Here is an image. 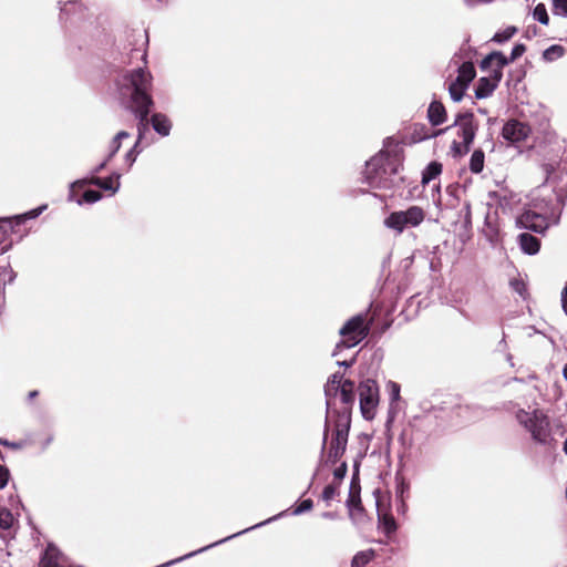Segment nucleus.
<instances>
[{"label": "nucleus", "mask_w": 567, "mask_h": 567, "mask_svg": "<svg viewBox=\"0 0 567 567\" xmlns=\"http://www.w3.org/2000/svg\"><path fill=\"white\" fill-rule=\"evenodd\" d=\"M530 133L528 125L517 121H508L502 130V136L511 143H519L527 138Z\"/></svg>", "instance_id": "f8f14e48"}, {"label": "nucleus", "mask_w": 567, "mask_h": 567, "mask_svg": "<svg viewBox=\"0 0 567 567\" xmlns=\"http://www.w3.org/2000/svg\"><path fill=\"white\" fill-rule=\"evenodd\" d=\"M475 75L476 71L474 64L472 62H464L458 66V74L455 80L468 87Z\"/></svg>", "instance_id": "f3484780"}, {"label": "nucleus", "mask_w": 567, "mask_h": 567, "mask_svg": "<svg viewBox=\"0 0 567 567\" xmlns=\"http://www.w3.org/2000/svg\"><path fill=\"white\" fill-rule=\"evenodd\" d=\"M346 472H347V466L343 463L340 467L336 468V471H334L336 478L342 480L346 475Z\"/></svg>", "instance_id": "4c0bfd02"}, {"label": "nucleus", "mask_w": 567, "mask_h": 567, "mask_svg": "<svg viewBox=\"0 0 567 567\" xmlns=\"http://www.w3.org/2000/svg\"><path fill=\"white\" fill-rule=\"evenodd\" d=\"M484 153L481 150H475L471 156L470 161V169L471 172L477 174L483 171L484 167Z\"/></svg>", "instance_id": "4be33fe9"}, {"label": "nucleus", "mask_w": 567, "mask_h": 567, "mask_svg": "<svg viewBox=\"0 0 567 567\" xmlns=\"http://www.w3.org/2000/svg\"><path fill=\"white\" fill-rule=\"evenodd\" d=\"M338 364L341 365V367H351L353 364V360H350V361H339Z\"/></svg>", "instance_id": "37998d69"}, {"label": "nucleus", "mask_w": 567, "mask_h": 567, "mask_svg": "<svg viewBox=\"0 0 567 567\" xmlns=\"http://www.w3.org/2000/svg\"><path fill=\"white\" fill-rule=\"evenodd\" d=\"M450 128H451V126H449V127H446V128H443V130H439V131L434 134V136H437V135H440V134H442V133L446 132V131H447V130H450Z\"/></svg>", "instance_id": "c03bdc74"}, {"label": "nucleus", "mask_w": 567, "mask_h": 567, "mask_svg": "<svg viewBox=\"0 0 567 567\" xmlns=\"http://www.w3.org/2000/svg\"><path fill=\"white\" fill-rule=\"evenodd\" d=\"M102 198V195L97 190L89 189L83 194V200L89 204H93L99 202Z\"/></svg>", "instance_id": "473e14b6"}, {"label": "nucleus", "mask_w": 567, "mask_h": 567, "mask_svg": "<svg viewBox=\"0 0 567 567\" xmlns=\"http://www.w3.org/2000/svg\"><path fill=\"white\" fill-rule=\"evenodd\" d=\"M483 234L486 237V239L492 244L495 245L499 240V231L498 227L493 223L492 216L489 214L485 217V223L483 227Z\"/></svg>", "instance_id": "6ab92c4d"}, {"label": "nucleus", "mask_w": 567, "mask_h": 567, "mask_svg": "<svg viewBox=\"0 0 567 567\" xmlns=\"http://www.w3.org/2000/svg\"><path fill=\"white\" fill-rule=\"evenodd\" d=\"M358 392L362 416L368 421L373 420L379 404V388L375 381L367 379L360 382Z\"/></svg>", "instance_id": "9d476101"}, {"label": "nucleus", "mask_w": 567, "mask_h": 567, "mask_svg": "<svg viewBox=\"0 0 567 567\" xmlns=\"http://www.w3.org/2000/svg\"><path fill=\"white\" fill-rule=\"evenodd\" d=\"M518 243H519L520 249L525 254L535 255L539 251V248H540L539 240L535 236H533L528 233L520 234L518 236Z\"/></svg>", "instance_id": "dca6fc26"}, {"label": "nucleus", "mask_w": 567, "mask_h": 567, "mask_svg": "<svg viewBox=\"0 0 567 567\" xmlns=\"http://www.w3.org/2000/svg\"><path fill=\"white\" fill-rule=\"evenodd\" d=\"M563 374L564 378L567 380V364L564 367Z\"/></svg>", "instance_id": "49530a36"}, {"label": "nucleus", "mask_w": 567, "mask_h": 567, "mask_svg": "<svg viewBox=\"0 0 567 567\" xmlns=\"http://www.w3.org/2000/svg\"><path fill=\"white\" fill-rule=\"evenodd\" d=\"M465 209H466V213H465L464 220L466 224H471V207L468 204L466 205Z\"/></svg>", "instance_id": "a19ab883"}, {"label": "nucleus", "mask_w": 567, "mask_h": 567, "mask_svg": "<svg viewBox=\"0 0 567 567\" xmlns=\"http://www.w3.org/2000/svg\"><path fill=\"white\" fill-rule=\"evenodd\" d=\"M525 51H526V47L524 44H522V43L516 44L512 50L511 56L507 58L508 63L514 62L515 60L520 58Z\"/></svg>", "instance_id": "2f4dec72"}, {"label": "nucleus", "mask_w": 567, "mask_h": 567, "mask_svg": "<svg viewBox=\"0 0 567 567\" xmlns=\"http://www.w3.org/2000/svg\"><path fill=\"white\" fill-rule=\"evenodd\" d=\"M533 17L535 20L540 22L542 24L547 25L549 22V17L547 13V9L544 3H538L533 11Z\"/></svg>", "instance_id": "bb28decb"}, {"label": "nucleus", "mask_w": 567, "mask_h": 567, "mask_svg": "<svg viewBox=\"0 0 567 567\" xmlns=\"http://www.w3.org/2000/svg\"><path fill=\"white\" fill-rule=\"evenodd\" d=\"M47 208L45 205L41 206V207H38L35 209H32L28 213H25L24 215L22 216H19L18 219L19 220H23V219H33L35 217H38L44 209Z\"/></svg>", "instance_id": "f704fd0d"}, {"label": "nucleus", "mask_w": 567, "mask_h": 567, "mask_svg": "<svg viewBox=\"0 0 567 567\" xmlns=\"http://www.w3.org/2000/svg\"><path fill=\"white\" fill-rule=\"evenodd\" d=\"M324 394L327 399L328 419L334 412L331 411L333 400L340 398L343 408L340 411H349L351 413L354 403V382L350 380L342 381V375L339 373L332 374L324 386Z\"/></svg>", "instance_id": "20e7f679"}, {"label": "nucleus", "mask_w": 567, "mask_h": 567, "mask_svg": "<svg viewBox=\"0 0 567 567\" xmlns=\"http://www.w3.org/2000/svg\"><path fill=\"white\" fill-rule=\"evenodd\" d=\"M516 31L515 27H508L503 31L496 32L492 38V41L497 43L506 42L516 33Z\"/></svg>", "instance_id": "c85d7f7f"}, {"label": "nucleus", "mask_w": 567, "mask_h": 567, "mask_svg": "<svg viewBox=\"0 0 567 567\" xmlns=\"http://www.w3.org/2000/svg\"><path fill=\"white\" fill-rule=\"evenodd\" d=\"M379 522L385 534L390 535L396 530V523L391 515H379Z\"/></svg>", "instance_id": "393cba45"}, {"label": "nucleus", "mask_w": 567, "mask_h": 567, "mask_svg": "<svg viewBox=\"0 0 567 567\" xmlns=\"http://www.w3.org/2000/svg\"><path fill=\"white\" fill-rule=\"evenodd\" d=\"M518 422L524 425L532 434L533 439L539 443H547L549 439V422L547 416L538 410L529 413L519 410L516 414Z\"/></svg>", "instance_id": "1a4fd4ad"}, {"label": "nucleus", "mask_w": 567, "mask_h": 567, "mask_svg": "<svg viewBox=\"0 0 567 567\" xmlns=\"http://www.w3.org/2000/svg\"><path fill=\"white\" fill-rule=\"evenodd\" d=\"M153 128L162 136H167L171 132V121L166 115L156 113L151 118Z\"/></svg>", "instance_id": "a211bd4d"}, {"label": "nucleus", "mask_w": 567, "mask_h": 567, "mask_svg": "<svg viewBox=\"0 0 567 567\" xmlns=\"http://www.w3.org/2000/svg\"><path fill=\"white\" fill-rule=\"evenodd\" d=\"M37 394H38V392H37V391H32V392H30V394H29V395H30V398H34Z\"/></svg>", "instance_id": "8fccbe9b"}, {"label": "nucleus", "mask_w": 567, "mask_h": 567, "mask_svg": "<svg viewBox=\"0 0 567 567\" xmlns=\"http://www.w3.org/2000/svg\"><path fill=\"white\" fill-rule=\"evenodd\" d=\"M41 567H66V558L64 555L54 546L48 545L41 561Z\"/></svg>", "instance_id": "4468645a"}, {"label": "nucleus", "mask_w": 567, "mask_h": 567, "mask_svg": "<svg viewBox=\"0 0 567 567\" xmlns=\"http://www.w3.org/2000/svg\"><path fill=\"white\" fill-rule=\"evenodd\" d=\"M369 333V327L365 324V317L358 315L352 317L340 329L342 340L337 344L332 355H338L341 348H352L360 343Z\"/></svg>", "instance_id": "6e6552de"}, {"label": "nucleus", "mask_w": 567, "mask_h": 567, "mask_svg": "<svg viewBox=\"0 0 567 567\" xmlns=\"http://www.w3.org/2000/svg\"><path fill=\"white\" fill-rule=\"evenodd\" d=\"M516 223L520 228L529 229L535 233H544L548 228L547 218L530 209L525 210L517 218Z\"/></svg>", "instance_id": "9b49d317"}, {"label": "nucleus", "mask_w": 567, "mask_h": 567, "mask_svg": "<svg viewBox=\"0 0 567 567\" xmlns=\"http://www.w3.org/2000/svg\"><path fill=\"white\" fill-rule=\"evenodd\" d=\"M561 303L564 311L567 313V286L564 288L561 292Z\"/></svg>", "instance_id": "58836bf2"}, {"label": "nucleus", "mask_w": 567, "mask_h": 567, "mask_svg": "<svg viewBox=\"0 0 567 567\" xmlns=\"http://www.w3.org/2000/svg\"><path fill=\"white\" fill-rule=\"evenodd\" d=\"M120 177L121 175L120 174H113L112 176L107 177V178H100V177H95L93 176L90 181L87 179H83V181H78V182H74L71 187H75V186H83L84 184L86 183H90V184H93L104 190H110L111 194H115L118 188H120Z\"/></svg>", "instance_id": "ddd939ff"}, {"label": "nucleus", "mask_w": 567, "mask_h": 567, "mask_svg": "<svg viewBox=\"0 0 567 567\" xmlns=\"http://www.w3.org/2000/svg\"><path fill=\"white\" fill-rule=\"evenodd\" d=\"M425 219V212L420 206H410L406 210L392 212L383 221L384 226L396 234L408 228L420 226Z\"/></svg>", "instance_id": "0eeeda50"}, {"label": "nucleus", "mask_w": 567, "mask_h": 567, "mask_svg": "<svg viewBox=\"0 0 567 567\" xmlns=\"http://www.w3.org/2000/svg\"><path fill=\"white\" fill-rule=\"evenodd\" d=\"M466 89H467L466 85H463L461 82L454 80L449 85V92H450L451 99L454 102H460L463 99Z\"/></svg>", "instance_id": "5701e85b"}, {"label": "nucleus", "mask_w": 567, "mask_h": 567, "mask_svg": "<svg viewBox=\"0 0 567 567\" xmlns=\"http://www.w3.org/2000/svg\"><path fill=\"white\" fill-rule=\"evenodd\" d=\"M336 414L332 437L327 454V460L332 464H336L346 452L351 423L349 411H338Z\"/></svg>", "instance_id": "39448f33"}, {"label": "nucleus", "mask_w": 567, "mask_h": 567, "mask_svg": "<svg viewBox=\"0 0 567 567\" xmlns=\"http://www.w3.org/2000/svg\"><path fill=\"white\" fill-rule=\"evenodd\" d=\"M0 445L7 446V447H10V449H13V450H18V449L21 447L20 443L10 442V441H8L6 439H0Z\"/></svg>", "instance_id": "e433bc0d"}, {"label": "nucleus", "mask_w": 567, "mask_h": 567, "mask_svg": "<svg viewBox=\"0 0 567 567\" xmlns=\"http://www.w3.org/2000/svg\"><path fill=\"white\" fill-rule=\"evenodd\" d=\"M338 495V487L333 484H329L322 492V499L329 504L330 501L334 499Z\"/></svg>", "instance_id": "7c9ffc66"}, {"label": "nucleus", "mask_w": 567, "mask_h": 567, "mask_svg": "<svg viewBox=\"0 0 567 567\" xmlns=\"http://www.w3.org/2000/svg\"><path fill=\"white\" fill-rule=\"evenodd\" d=\"M109 156L93 171V175L100 173L109 163Z\"/></svg>", "instance_id": "ea45409f"}, {"label": "nucleus", "mask_w": 567, "mask_h": 567, "mask_svg": "<svg viewBox=\"0 0 567 567\" xmlns=\"http://www.w3.org/2000/svg\"><path fill=\"white\" fill-rule=\"evenodd\" d=\"M398 173L395 159L388 151H380L378 155L367 162L364 181L372 188H390L391 176Z\"/></svg>", "instance_id": "f03ea898"}, {"label": "nucleus", "mask_w": 567, "mask_h": 567, "mask_svg": "<svg viewBox=\"0 0 567 567\" xmlns=\"http://www.w3.org/2000/svg\"><path fill=\"white\" fill-rule=\"evenodd\" d=\"M507 64V58L499 51H494L482 60L480 69L483 72H488L489 75L478 80L475 89L477 99H485L494 92L502 80L503 69Z\"/></svg>", "instance_id": "7ed1b4c3"}, {"label": "nucleus", "mask_w": 567, "mask_h": 567, "mask_svg": "<svg viewBox=\"0 0 567 567\" xmlns=\"http://www.w3.org/2000/svg\"><path fill=\"white\" fill-rule=\"evenodd\" d=\"M564 452L567 454V439L564 442Z\"/></svg>", "instance_id": "09e8293b"}, {"label": "nucleus", "mask_w": 567, "mask_h": 567, "mask_svg": "<svg viewBox=\"0 0 567 567\" xmlns=\"http://www.w3.org/2000/svg\"><path fill=\"white\" fill-rule=\"evenodd\" d=\"M9 470L4 465H0V489L4 488L9 481Z\"/></svg>", "instance_id": "c9c22d12"}, {"label": "nucleus", "mask_w": 567, "mask_h": 567, "mask_svg": "<svg viewBox=\"0 0 567 567\" xmlns=\"http://www.w3.org/2000/svg\"><path fill=\"white\" fill-rule=\"evenodd\" d=\"M392 388H393V398L396 399L399 396L400 389H399L398 384H395V383H392Z\"/></svg>", "instance_id": "79ce46f5"}, {"label": "nucleus", "mask_w": 567, "mask_h": 567, "mask_svg": "<svg viewBox=\"0 0 567 567\" xmlns=\"http://www.w3.org/2000/svg\"><path fill=\"white\" fill-rule=\"evenodd\" d=\"M564 53H565V49L561 45L554 44V45H550L549 48H547L543 52V59L547 62H551V61H555V60L561 58L564 55Z\"/></svg>", "instance_id": "b1692460"}, {"label": "nucleus", "mask_w": 567, "mask_h": 567, "mask_svg": "<svg viewBox=\"0 0 567 567\" xmlns=\"http://www.w3.org/2000/svg\"><path fill=\"white\" fill-rule=\"evenodd\" d=\"M116 84L121 96L131 99L132 111L140 120L137 141L125 155V161L131 167L141 152L138 145L143 138L144 132L147 130V117L153 105L152 96L148 93L152 86V75L147 70L137 68L121 75Z\"/></svg>", "instance_id": "f257e3e1"}, {"label": "nucleus", "mask_w": 567, "mask_h": 567, "mask_svg": "<svg viewBox=\"0 0 567 567\" xmlns=\"http://www.w3.org/2000/svg\"><path fill=\"white\" fill-rule=\"evenodd\" d=\"M12 524V514L7 509H0V537L2 539H7L9 537Z\"/></svg>", "instance_id": "aec40b11"}, {"label": "nucleus", "mask_w": 567, "mask_h": 567, "mask_svg": "<svg viewBox=\"0 0 567 567\" xmlns=\"http://www.w3.org/2000/svg\"><path fill=\"white\" fill-rule=\"evenodd\" d=\"M313 506V503L311 499H303L293 511H292V514L293 515H300L302 513H306L308 511H310Z\"/></svg>", "instance_id": "72a5a7b5"}, {"label": "nucleus", "mask_w": 567, "mask_h": 567, "mask_svg": "<svg viewBox=\"0 0 567 567\" xmlns=\"http://www.w3.org/2000/svg\"><path fill=\"white\" fill-rule=\"evenodd\" d=\"M453 126L457 127V135L462 138V142L453 141L451 144V152L454 157H458L470 151L478 126L473 113L471 112L457 114Z\"/></svg>", "instance_id": "423d86ee"}, {"label": "nucleus", "mask_w": 567, "mask_h": 567, "mask_svg": "<svg viewBox=\"0 0 567 567\" xmlns=\"http://www.w3.org/2000/svg\"><path fill=\"white\" fill-rule=\"evenodd\" d=\"M323 517H326V518H331V517H332V514H331V513H323Z\"/></svg>", "instance_id": "de8ad7c7"}, {"label": "nucleus", "mask_w": 567, "mask_h": 567, "mask_svg": "<svg viewBox=\"0 0 567 567\" xmlns=\"http://www.w3.org/2000/svg\"><path fill=\"white\" fill-rule=\"evenodd\" d=\"M130 137V134L126 131L118 132L115 137L113 138L111 145H110V153H109V159H112L113 156L118 152L121 147V141L123 138Z\"/></svg>", "instance_id": "a878e982"}, {"label": "nucleus", "mask_w": 567, "mask_h": 567, "mask_svg": "<svg viewBox=\"0 0 567 567\" xmlns=\"http://www.w3.org/2000/svg\"><path fill=\"white\" fill-rule=\"evenodd\" d=\"M373 557L372 550L360 551L352 559V567H361L368 564Z\"/></svg>", "instance_id": "cd10ccee"}, {"label": "nucleus", "mask_w": 567, "mask_h": 567, "mask_svg": "<svg viewBox=\"0 0 567 567\" xmlns=\"http://www.w3.org/2000/svg\"><path fill=\"white\" fill-rule=\"evenodd\" d=\"M328 429H329V421L327 420V423H326V431H324V436H323V441H324V442L327 441V433H328Z\"/></svg>", "instance_id": "a18cd8bd"}, {"label": "nucleus", "mask_w": 567, "mask_h": 567, "mask_svg": "<svg viewBox=\"0 0 567 567\" xmlns=\"http://www.w3.org/2000/svg\"><path fill=\"white\" fill-rule=\"evenodd\" d=\"M442 172V165L437 162L430 163L423 172L422 183L426 184L430 181L434 179Z\"/></svg>", "instance_id": "412c9836"}, {"label": "nucleus", "mask_w": 567, "mask_h": 567, "mask_svg": "<svg viewBox=\"0 0 567 567\" xmlns=\"http://www.w3.org/2000/svg\"><path fill=\"white\" fill-rule=\"evenodd\" d=\"M427 117L432 125L437 126L446 121V111L444 105L439 101H433L427 110Z\"/></svg>", "instance_id": "2eb2a0df"}, {"label": "nucleus", "mask_w": 567, "mask_h": 567, "mask_svg": "<svg viewBox=\"0 0 567 567\" xmlns=\"http://www.w3.org/2000/svg\"><path fill=\"white\" fill-rule=\"evenodd\" d=\"M553 12L556 16L567 17V0H553Z\"/></svg>", "instance_id": "c756f323"}]
</instances>
